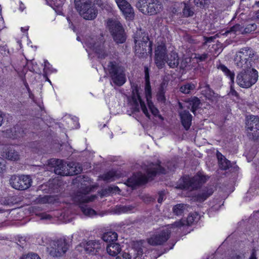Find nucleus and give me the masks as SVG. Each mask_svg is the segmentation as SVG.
<instances>
[{
  "instance_id": "nucleus-32",
  "label": "nucleus",
  "mask_w": 259,
  "mask_h": 259,
  "mask_svg": "<svg viewBox=\"0 0 259 259\" xmlns=\"http://www.w3.org/2000/svg\"><path fill=\"white\" fill-rule=\"evenodd\" d=\"M187 205L184 204H178L173 207V212L177 215L182 214L187 210Z\"/></svg>"
},
{
  "instance_id": "nucleus-45",
  "label": "nucleus",
  "mask_w": 259,
  "mask_h": 259,
  "mask_svg": "<svg viewBox=\"0 0 259 259\" xmlns=\"http://www.w3.org/2000/svg\"><path fill=\"white\" fill-rule=\"evenodd\" d=\"M39 217L42 220H50L52 218L51 215L47 213H41L39 214Z\"/></svg>"
},
{
  "instance_id": "nucleus-31",
  "label": "nucleus",
  "mask_w": 259,
  "mask_h": 259,
  "mask_svg": "<svg viewBox=\"0 0 259 259\" xmlns=\"http://www.w3.org/2000/svg\"><path fill=\"white\" fill-rule=\"evenodd\" d=\"M208 57L207 54H203L202 55L194 54H193L190 58H186V60H188V63H189L191 60L194 61L195 60L198 62L203 61L205 60Z\"/></svg>"
},
{
  "instance_id": "nucleus-62",
  "label": "nucleus",
  "mask_w": 259,
  "mask_h": 259,
  "mask_svg": "<svg viewBox=\"0 0 259 259\" xmlns=\"http://www.w3.org/2000/svg\"><path fill=\"white\" fill-rule=\"evenodd\" d=\"M211 259H215L214 256H213Z\"/></svg>"
},
{
  "instance_id": "nucleus-59",
  "label": "nucleus",
  "mask_w": 259,
  "mask_h": 259,
  "mask_svg": "<svg viewBox=\"0 0 259 259\" xmlns=\"http://www.w3.org/2000/svg\"><path fill=\"white\" fill-rule=\"evenodd\" d=\"M91 191V189L90 188V189H89V188H88V190L87 191V192H89V191Z\"/></svg>"
},
{
  "instance_id": "nucleus-38",
  "label": "nucleus",
  "mask_w": 259,
  "mask_h": 259,
  "mask_svg": "<svg viewBox=\"0 0 259 259\" xmlns=\"http://www.w3.org/2000/svg\"><path fill=\"white\" fill-rule=\"evenodd\" d=\"M244 254L241 252H234L229 255L228 259H244Z\"/></svg>"
},
{
  "instance_id": "nucleus-52",
  "label": "nucleus",
  "mask_w": 259,
  "mask_h": 259,
  "mask_svg": "<svg viewBox=\"0 0 259 259\" xmlns=\"http://www.w3.org/2000/svg\"><path fill=\"white\" fill-rule=\"evenodd\" d=\"M213 38V37H204L205 43H206L207 42L210 41V40H212Z\"/></svg>"
},
{
  "instance_id": "nucleus-37",
  "label": "nucleus",
  "mask_w": 259,
  "mask_h": 259,
  "mask_svg": "<svg viewBox=\"0 0 259 259\" xmlns=\"http://www.w3.org/2000/svg\"><path fill=\"white\" fill-rule=\"evenodd\" d=\"M54 197L49 196H45L43 197L40 198L38 200V202L40 203H54Z\"/></svg>"
},
{
  "instance_id": "nucleus-5",
  "label": "nucleus",
  "mask_w": 259,
  "mask_h": 259,
  "mask_svg": "<svg viewBox=\"0 0 259 259\" xmlns=\"http://www.w3.org/2000/svg\"><path fill=\"white\" fill-rule=\"evenodd\" d=\"M258 77V72L255 69L248 68L238 74L237 82L242 88H248L257 81Z\"/></svg>"
},
{
  "instance_id": "nucleus-44",
  "label": "nucleus",
  "mask_w": 259,
  "mask_h": 259,
  "mask_svg": "<svg viewBox=\"0 0 259 259\" xmlns=\"http://www.w3.org/2000/svg\"><path fill=\"white\" fill-rule=\"evenodd\" d=\"M50 64L49 62H45V67H44V70H45V71L47 73H50V72H56V70L55 69H53V70H50Z\"/></svg>"
},
{
  "instance_id": "nucleus-47",
  "label": "nucleus",
  "mask_w": 259,
  "mask_h": 259,
  "mask_svg": "<svg viewBox=\"0 0 259 259\" xmlns=\"http://www.w3.org/2000/svg\"><path fill=\"white\" fill-rule=\"evenodd\" d=\"M5 161L2 158H0V169L2 170L5 169Z\"/></svg>"
},
{
  "instance_id": "nucleus-35",
  "label": "nucleus",
  "mask_w": 259,
  "mask_h": 259,
  "mask_svg": "<svg viewBox=\"0 0 259 259\" xmlns=\"http://www.w3.org/2000/svg\"><path fill=\"white\" fill-rule=\"evenodd\" d=\"M195 88L194 84L188 83L182 86L180 88V91L184 94H189L191 90H193Z\"/></svg>"
},
{
  "instance_id": "nucleus-56",
  "label": "nucleus",
  "mask_w": 259,
  "mask_h": 259,
  "mask_svg": "<svg viewBox=\"0 0 259 259\" xmlns=\"http://www.w3.org/2000/svg\"><path fill=\"white\" fill-rule=\"evenodd\" d=\"M162 200H163V198L162 197V195L160 194V196H159V197L158 199V202L159 203H161Z\"/></svg>"
},
{
  "instance_id": "nucleus-43",
  "label": "nucleus",
  "mask_w": 259,
  "mask_h": 259,
  "mask_svg": "<svg viewBox=\"0 0 259 259\" xmlns=\"http://www.w3.org/2000/svg\"><path fill=\"white\" fill-rule=\"evenodd\" d=\"M256 29V25L255 24H249L244 29L245 33H249L255 30Z\"/></svg>"
},
{
  "instance_id": "nucleus-63",
  "label": "nucleus",
  "mask_w": 259,
  "mask_h": 259,
  "mask_svg": "<svg viewBox=\"0 0 259 259\" xmlns=\"http://www.w3.org/2000/svg\"><path fill=\"white\" fill-rule=\"evenodd\" d=\"M2 212V210L0 209V212Z\"/></svg>"
},
{
  "instance_id": "nucleus-1",
  "label": "nucleus",
  "mask_w": 259,
  "mask_h": 259,
  "mask_svg": "<svg viewBox=\"0 0 259 259\" xmlns=\"http://www.w3.org/2000/svg\"><path fill=\"white\" fill-rule=\"evenodd\" d=\"M166 54V48L164 42L163 41H161L160 43L158 41L155 50L154 57L155 63L158 68H163L166 62L171 68H175L179 66L180 68L184 69L187 66L188 61V60H186V58L181 63H179L177 53H172L170 56L167 58V59Z\"/></svg>"
},
{
  "instance_id": "nucleus-4",
  "label": "nucleus",
  "mask_w": 259,
  "mask_h": 259,
  "mask_svg": "<svg viewBox=\"0 0 259 259\" xmlns=\"http://www.w3.org/2000/svg\"><path fill=\"white\" fill-rule=\"evenodd\" d=\"M135 53L139 57H142L147 54V51L150 54L152 52L151 43L149 41L148 36L140 31L137 32L135 36Z\"/></svg>"
},
{
  "instance_id": "nucleus-28",
  "label": "nucleus",
  "mask_w": 259,
  "mask_h": 259,
  "mask_svg": "<svg viewBox=\"0 0 259 259\" xmlns=\"http://www.w3.org/2000/svg\"><path fill=\"white\" fill-rule=\"evenodd\" d=\"M217 156L218 159L220 167L222 169H226L229 167L230 165V162L225 158L220 152H218Z\"/></svg>"
},
{
  "instance_id": "nucleus-6",
  "label": "nucleus",
  "mask_w": 259,
  "mask_h": 259,
  "mask_svg": "<svg viewBox=\"0 0 259 259\" xmlns=\"http://www.w3.org/2000/svg\"><path fill=\"white\" fill-rule=\"evenodd\" d=\"M69 245L65 237L52 241L47 247L49 254L53 257H61L68 251Z\"/></svg>"
},
{
  "instance_id": "nucleus-11",
  "label": "nucleus",
  "mask_w": 259,
  "mask_h": 259,
  "mask_svg": "<svg viewBox=\"0 0 259 259\" xmlns=\"http://www.w3.org/2000/svg\"><path fill=\"white\" fill-rule=\"evenodd\" d=\"M158 172H163L161 166L158 163L156 164H152L147 169V175H138V176H134L129 179L128 182L133 183V185L144 183Z\"/></svg>"
},
{
  "instance_id": "nucleus-27",
  "label": "nucleus",
  "mask_w": 259,
  "mask_h": 259,
  "mask_svg": "<svg viewBox=\"0 0 259 259\" xmlns=\"http://www.w3.org/2000/svg\"><path fill=\"white\" fill-rule=\"evenodd\" d=\"M65 120L68 124L67 127L69 129L77 128L79 127L78 118L76 117L67 116Z\"/></svg>"
},
{
  "instance_id": "nucleus-49",
  "label": "nucleus",
  "mask_w": 259,
  "mask_h": 259,
  "mask_svg": "<svg viewBox=\"0 0 259 259\" xmlns=\"http://www.w3.org/2000/svg\"><path fill=\"white\" fill-rule=\"evenodd\" d=\"M4 19L1 16H0V29H2L4 27Z\"/></svg>"
},
{
  "instance_id": "nucleus-10",
  "label": "nucleus",
  "mask_w": 259,
  "mask_h": 259,
  "mask_svg": "<svg viewBox=\"0 0 259 259\" xmlns=\"http://www.w3.org/2000/svg\"><path fill=\"white\" fill-rule=\"evenodd\" d=\"M76 8L80 15L86 20H92L97 16V10L95 4L85 2L76 4Z\"/></svg>"
},
{
  "instance_id": "nucleus-3",
  "label": "nucleus",
  "mask_w": 259,
  "mask_h": 259,
  "mask_svg": "<svg viewBox=\"0 0 259 259\" xmlns=\"http://www.w3.org/2000/svg\"><path fill=\"white\" fill-rule=\"evenodd\" d=\"M52 162L55 164L54 172L57 175L62 176L76 175L82 170L79 164L73 162H70L67 165L63 160L60 159H54Z\"/></svg>"
},
{
  "instance_id": "nucleus-51",
  "label": "nucleus",
  "mask_w": 259,
  "mask_h": 259,
  "mask_svg": "<svg viewBox=\"0 0 259 259\" xmlns=\"http://www.w3.org/2000/svg\"><path fill=\"white\" fill-rule=\"evenodd\" d=\"M249 259H256L255 250H253L252 252Z\"/></svg>"
},
{
  "instance_id": "nucleus-15",
  "label": "nucleus",
  "mask_w": 259,
  "mask_h": 259,
  "mask_svg": "<svg viewBox=\"0 0 259 259\" xmlns=\"http://www.w3.org/2000/svg\"><path fill=\"white\" fill-rule=\"evenodd\" d=\"M145 80L146 85L145 88V96L147 100V102L148 108L150 110L152 114L155 116L158 117L160 119H162V116L159 114L158 110L154 106L153 103L151 101V90L150 85L149 75L148 73V69L147 68H145Z\"/></svg>"
},
{
  "instance_id": "nucleus-55",
  "label": "nucleus",
  "mask_w": 259,
  "mask_h": 259,
  "mask_svg": "<svg viewBox=\"0 0 259 259\" xmlns=\"http://www.w3.org/2000/svg\"><path fill=\"white\" fill-rule=\"evenodd\" d=\"M29 29L28 26H25L24 27H21V31H27Z\"/></svg>"
},
{
  "instance_id": "nucleus-2",
  "label": "nucleus",
  "mask_w": 259,
  "mask_h": 259,
  "mask_svg": "<svg viewBox=\"0 0 259 259\" xmlns=\"http://www.w3.org/2000/svg\"><path fill=\"white\" fill-rule=\"evenodd\" d=\"M84 47L90 55L94 53L100 59H103L109 56V51L107 47L104 44L101 37H93L87 38L84 42Z\"/></svg>"
},
{
  "instance_id": "nucleus-30",
  "label": "nucleus",
  "mask_w": 259,
  "mask_h": 259,
  "mask_svg": "<svg viewBox=\"0 0 259 259\" xmlns=\"http://www.w3.org/2000/svg\"><path fill=\"white\" fill-rule=\"evenodd\" d=\"M187 107L190 109L191 111L195 114V111L200 104V101L197 98H194L189 101Z\"/></svg>"
},
{
  "instance_id": "nucleus-9",
  "label": "nucleus",
  "mask_w": 259,
  "mask_h": 259,
  "mask_svg": "<svg viewBox=\"0 0 259 259\" xmlns=\"http://www.w3.org/2000/svg\"><path fill=\"white\" fill-rule=\"evenodd\" d=\"M104 68L109 71L112 81L115 84L121 86L125 82V75L122 68L117 67L113 62H110L106 68Z\"/></svg>"
},
{
  "instance_id": "nucleus-39",
  "label": "nucleus",
  "mask_w": 259,
  "mask_h": 259,
  "mask_svg": "<svg viewBox=\"0 0 259 259\" xmlns=\"http://www.w3.org/2000/svg\"><path fill=\"white\" fill-rule=\"evenodd\" d=\"M119 254L116 257V259H131L132 256L128 252L125 251L119 252Z\"/></svg>"
},
{
  "instance_id": "nucleus-24",
  "label": "nucleus",
  "mask_w": 259,
  "mask_h": 259,
  "mask_svg": "<svg viewBox=\"0 0 259 259\" xmlns=\"http://www.w3.org/2000/svg\"><path fill=\"white\" fill-rule=\"evenodd\" d=\"M143 241L140 242L142 247L137 249V255L134 259H150L149 254L150 251L147 250L146 248L143 246Z\"/></svg>"
},
{
  "instance_id": "nucleus-20",
  "label": "nucleus",
  "mask_w": 259,
  "mask_h": 259,
  "mask_svg": "<svg viewBox=\"0 0 259 259\" xmlns=\"http://www.w3.org/2000/svg\"><path fill=\"white\" fill-rule=\"evenodd\" d=\"M103 245L98 240H90L84 245L85 250L90 254H96Z\"/></svg>"
},
{
  "instance_id": "nucleus-29",
  "label": "nucleus",
  "mask_w": 259,
  "mask_h": 259,
  "mask_svg": "<svg viewBox=\"0 0 259 259\" xmlns=\"http://www.w3.org/2000/svg\"><path fill=\"white\" fill-rule=\"evenodd\" d=\"M102 239L106 242H113L117 240V234L115 232H108L103 234Z\"/></svg>"
},
{
  "instance_id": "nucleus-18",
  "label": "nucleus",
  "mask_w": 259,
  "mask_h": 259,
  "mask_svg": "<svg viewBox=\"0 0 259 259\" xmlns=\"http://www.w3.org/2000/svg\"><path fill=\"white\" fill-rule=\"evenodd\" d=\"M253 56V52L251 49L244 48L241 50L237 54L235 59V62L239 68H245L248 66L247 61L248 58H252Z\"/></svg>"
},
{
  "instance_id": "nucleus-54",
  "label": "nucleus",
  "mask_w": 259,
  "mask_h": 259,
  "mask_svg": "<svg viewBox=\"0 0 259 259\" xmlns=\"http://www.w3.org/2000/svg\"><path fill=\"white\" fill-rule=\"evenodd\" d=\"M128 211V210L127 208L125 207H121V212H127Z\"/></svg>"
},
{
  "instance_id": "nucleus-13",
  "label": "nucleus",
  "mask_w": 259,
  "mask_h": 259,
  "mask_svg": "<svg viewBox=\"0 0 259 259\" xmlns=\"http://www.w3.org/2000/svg\"><path fill=\"white\" fill-rule=\"evenodd\" d=\"M107 24L114 40L117 43H123L125 41V38L123 30L120 23L116 20H109Z\"/></svg>"
},
{
  "instance_id": "nucleus-21",
  "label": "nucleus",
  "mask_w": 259,
  "mask_h": 259,
  "mask_svg": "<svg viewBox=\"0 0 259 259\" xmlns=\"http://www.w3.org/2000/svg\"><path fill=\"white\" fill-rule=\"evenodd\" d=\"M197 215L196 214H190L185 220H182L180 221L176 222L172 225L173 231H177L178 229L180 228L182 226L185 225H190L192 224L196 220Z\"/></svg>"
},
{
  "instance_id": "nucleus-22",
  "label": "nucleus",
  "mask_w": 259,
  "mask_h": 259,
  "mask_svg": "<svg viewBox=\"0 0 259 259\" xmlns=\"http://www.w3.org/2000/svg\"><path fill=\"white\" fill-rule=\"evenodd\" d=\"M183 126L187 130L191 125L192 116L188 111H183L179 113Z\"/></svg>"
},
{
  "instance_id": "nucleus-36",
  "label": "nucleus",
  "mask_w": 259,
  "mask_h": 259,
  "mask_svg": "<svg viewBox=\"0 0 259 259\" xmlns=\"http://www.w3.org/2000/svg\"><path fill=\"white\" fill-rule=\"evenodd\" d=\"M20 259H41V258L37 254L30 252L23 255Z\"/></svg>"
},
{
  "instance_id": "nucleus-61",
  "label": "nucleus",
  "mask_w": 259,
  "mask_h": 259,
  "mask_svg": "<svg viewBox=\"0 0 259 259\" xmlns=\"http://www.w3.org/2000/svg\"><path fill=\"white\" fill-rule=\"evenodd\" d=\"M257 18L259 20V15H257Z\"/></svg>"
},
{
  "instance_id": "nucleus-42",
  "label": "nucleus",
  "mask_w": 259,
  "mask_h": 259,
  "mask_svg": "<svg viewBox=\"0 0 259 259\" xmlns=\"http://www.w3.org/2000/svg\"><path fill=\"white\" fill-rule=\"evenodd\" d=\"M183 14L185 16L188 17L192 16L193 12L192 10H191V9L185 4V6L183 10Z\"/></svg>"
},
{
  "instance_id": "nucleus-7",
  "label": "nucleus",
  "mask_w": 259,
  "mask_h": 259,
  "mask_svg": "<svg viewBox=\"0 0 259 259\" xmlns=\"http://www.w3.org/2000/svg\"><path fill=\"white\" fill-rule=\"evenodd\" d=\"M173 231L172 225H168L162 229L152 233L147 239L148 243L151 245H159L166 242L169 234Z\"/></svg>"
},
{
  "instance_id": "nucleus-60",
  "label": "nucleus",
  "mask_w": 259,
  "mask_h": 259,
  "mask_svg": "<svg viewBox=\"0 0 259 259\" xmlns=\"http://www.w3.org/2000/svg\"><path fill=\"white\" fill-rule=\"evenodd\" d=\"M51 67H52V66H50V70H53L54 69H53V68H51Z\"/></svg>"
},
{
  "instance_id": "nucleus-16",
  "label": "nucleus",
  "mask_w": 259,
  "mask_h": 259,
  "mask_svg": "<svg viewBox=\"0 0 259 259\" xmlns=\"http://www.w3.org/2000/svg\"><path fill=\"white\" fill-rule=\"evenodd\" d=\"M207 178L201 172L198 173L191 180L189 178L185 177L181 180L183 184L180 187L183 189H193L196 188L200 184L205 182Z\"/></svg>"
},
{
  "instance_id": "nucleus-19",
  "label": "nucleus",
  "mask_w": 259,
  "mask_h": 259,
  "mask_svg": "<svg viewBox=\"0 0 259 259\" xmlns=\"http://www.w3.org/2000/svg\"><path fill=\"white\" fill-rule=\"evenodd\" d=\"M120 11L127 20H132L134 18V10L131 5L125 0H115Z\"/></svg>"
},
{
  "instance_id": "nucleus-23",
  "label": "nucleus",
  "mask_w": 259,
  "mask_h": 259,
  "mask_svg": "<svg viewBox=\"0 0 259 259\" xmlns=\"http://www.w3.org/2000/svg\"><path fill=\"white\" fill-rule=\"evenodd\" d=\"M5 151L3 156L10 160H17L19 158V155L17 152L10 146L5 147Z\"/></svg>"
},
{
  "instance_id": "nucleus-40",
  "label": "nucleus",
  "mask_w": 259,
  "mask_h": 259,
  "mask_svg": "<svg viewBox=\"0 0 259 259\" xmlns=\"http://www.w3.org/2000/svg\"><path fill=\"white\" fill-rule=\"evenodd\" d=\"M241 27L239 24H236L233 26L230 30V31H227L226 33H230V32H234V33H237V32H241Z\"/></svg>"
},
{
  "instance_id": "nucleus-50",
  "label": "nucleus",
  "mask_w": 259,
  "mask_h": 259,
  "mask_svg": "<svg viewBox=\"0 0 259 259\" xmlns=\"http://www.w3.org/2000/svg\"><path fill=\"white\" fill-rule=\"evenodd\" d=\"M4 118V114L0 111V126L3 124Z\"/></svg>"
},
{
  "instance_id": "nucleus-12",
  "label": "nucleus",
  "mask_w": 259,
  "mask_h": 259,
  "mask_svg": "<svg viewBox=\"0 0 259 259\" xmlns=\"http://www.w3.org/2000/svg\"><path fill=\"white\" fill-rule=\"evenodd\" d=\"M32 183V180L29 176H13L10 180L11 186L14 189L24 190L29 188Z\"/></svg>"
},
{
  "instance_id": "nucleus-57",
  "label": "nucleus",
  "mask_w": 259,
  "mask_h": 259,
  "mask_svg": "<svg viewBox=\"0 0 259 259\" xmlns=\"http://www.w3.org/2000/svg\"><path fill=\"white\" fill-rule=\"evenodd\" d=\"M179 105L181 108H183L182 104L181 103L179 102Z\"/></svg>"
},
{
  "instance_id": "nucleus-14",
  "label": "nucleus",
  "mask_w": 259,
  "mask_h": 259,
  "mask_svg": "<svg viewBox=\"0 0 259 259\" xmlns=\"http://www.w3.org/2000/svg\"><path fill=\"white\" fill-rule=\"evenodd\" d=\"M95 196H89L87 193H81L77 196L75 198V201H77L80 203V207L83 213L88 217H93L97 214L96 212L92 208L87 205L81 204L83 202H88L92 201L95 198Z\"/></svg>"
},
{
  "instance_id": "nucleus-48",
  "label": "nucleus",
  "mask_w": 259,
  "mask_h": 259,
  "mask_svg": "<svg viewBox=\"0 0 259 259\" xmlns=\"http://www.w3.org/2000/svg\"><path fill=\"white\" fill-rule=\"evenodd\" d=\"M229 95L231 96L237 97L238 94L231 87L230 92L229 93Z\"/></svg>"
},
{
  "instance_id": "nucleus-53",
  "label": "nucleus",
  "mask_w": 259,
  "mask_h": 259,
  "mask_svg": "<svg viewBox=\"0 0 259 259\" xmlns=\"http://www.w3.org/2000/svg\"><path fill=\"white\" fill-rule=\"evenodd\" d=\"M24 9H25V7H24V5L23 4H22V3H20L19 10L21 11H23Z\"/></svg>"
},
{
  "instance_id": "nucleus-46",
  "label": "nucleus",
  "mask_w": 259,
  "mask_h": 259,
  "mask_svg": "<svg viewBox=\"0 0 259 259\" xmlns=\"http://www.w3.org/2000/svg\"><path fill=\"white\" fill-rule=\"evenodd\" d=\"M157 100L161 102H164L165 101V97L163 93L160 92L157 95Z\"/></svg>"
},
{
  "instance_id": "nucleus-41",
  "label": "nucleus",
  "mask_w": 259,
  "mask_h": 259,
  "mask_svg": "<svg viewBox=\"0 0 259 259\" xmlns=\"http://www.w3.org/2000/svg\"><path fill=\"white\" fill-rule=\"evenodd\" d=\"M212 193V190H210L208 191V192L206 194H202V195H200V196H198L197 200L199 201H203L204 200H205L207 197H208L209 196L211 195Z\"/></svg>"
},
{
  "instance_id": "nucleus-34",
  "label": "nucleus",
  "mask_w": 259,
  "mask_h": 259,
  "mask_svg": "<svg viewBox=\"0 0 259 259\" xmlns=\"http://www.w3.org/2000/svg\"><path fill=\"white\" fill-rule=\"evenodd\" d=\"M219 68L230 79L231 82H234V73L231 72L225 66L221 65L219 66Z\"/></svg>"
},
{
  "instance_id": "nucleus-26",
  "label": "nucleus",
  "mask_w": 259,
  "mask_h": 259,
  "mask_svg": "<svg viewBox=\"0 0 259 259\" xmlns=\"http://www.w3.org/2000/svg\"><path fill=\"white\" fill-rule=\"evenodd\" d=\"M136 95H135V93H134L133 95V99L135 100V102L136 104H139L141 105V109L144 113V114L148 118L150 117L149 113L148 111V109L144 103V102H143L141 100V97L138 92V91L136 90Z\"/></svg>"
},
{
  "instance_id": "nucleus-33",
  "label": "nucleus",
  "mask_w": 259,
  "mask_h": 259,
  "mask_svg": "<svg viewBox=\"0 0 259 259\" xmlns=\"http://www.w3.org/2000/svg\"><path fill=\"white\" fill-rule=\"evenodd\" d=\"M102 178L104 180L110 182L114 181L116 178H118V176L116 175L115 171H111L105 174Z\"/></svg>"
},
{
  "instance_id": "nucleus-58",
  "label": "nucleus",
  "mask_w": 259,
  "mask_h": 259,
  "mask_svg": "<svg viewBox=\"0 0 259 259\" xmlns=\"http://www.w3.org/2000/svg\"><path fill=\"white\" fill-rule=\"evenodd\" d=\"M115 190H117L118 191L119 190L118 187H114Z\"/></svg>"
},
{
  "instance_id": "nucleus-8",
  "label": "nucleus",
  "mask_w": 259,
  "mask_h": 259,
  "mask_svg": "<svg viewBox=\"0 0 259 259\" xmlns=\"http://www.w3.org/2000/svg\"><path fill=\"white\" fill-rule=\"evenodd\" d=\"M136 7L143 14L152 15L159 12L161 5L157 0H138Z\"/></svg>"
},
{
  "instance_id": "nucleus-17",
  "label": "nucleus",
  "mask_w": 259,
  "mask_h": 259,
  "mask_svg": "<svg viewBox=\"0 0 259 259\" xmlns=\"http://www.w3.org/2000/svg\"><path fill=\"white\" fill-rule=\"evenodd\" d=\"M246 130L254 138L259 137V118L254 115L247 116L246 118Z\"/></svg>"
},
{
  "instance_id": "nucleus-25",
  "label": "nucleus",
  "mask_w": 259,
  "mask_h": 259,
  "mask_svg": "<svg viewBox=\"0 0 259 259\" xmlns=\"http://www.w3.org/2000/svg\"><path fill=\"white\" fill-rule=\"evenodd\" d=\"M106 250L107 253L111 256H116L121 250L119 244L112 242L107 246Z\"/></svg>"
}]
</instances>
